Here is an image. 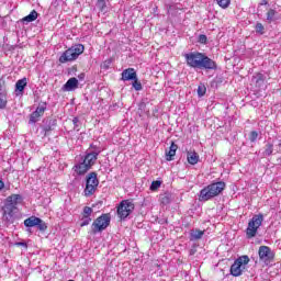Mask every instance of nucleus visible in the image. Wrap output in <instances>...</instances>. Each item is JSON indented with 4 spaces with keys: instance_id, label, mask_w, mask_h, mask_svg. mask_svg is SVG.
I'll list each match as a JSON object with an SVG mask.
<instances>
[{
    "instance_id": "obj_1",
    "label": "nucleus",
    "mask_w": 281,
    "mask_h": 281,
    "mask_svg": "<svg viewBox=\"0 0 281 281\" xmlns=\"http://www.w3.org/2000/svg\"><path fill=\"white\" fill-rule=\"evenodd\" d=\"M187 65L193 69H216V61L203 53L193 52L184 55Z\"/></svg>"
},
{
    "instance_id": "obj_2",
    "label": "nucleus",
    "mask_w": 281,
    "mask_h": 281,
    "mask_svg": "<svg viewBox=\"0 0 281 281\" xmlns=\"http://www.w3.org/2000/svg\"><path fill=\"white\" fill-rule=\"evenodd\" d=\"M21 201H23V196H21V194H12L8 196L2 207L3 218H5L8 222L12 221L14 212H16V205H19Z\"/></svg>"
},
{
    "instance_id": "obj_3",
    "label": "nucleus",
    "mask_w": 281,
    "mask_h": 281,
    "mask_svg": "<svg viewBox=\"0 0 281 281\" xmlns=\"http://www.w3.org/2000/svg\"><path fill=\"white\" fill-rule=\"evenodd\" d=\"M98 155H100V151L88 153L82 162L75 165L72 170L76 172V175H86V172L91 170V167L95 164V161H98Z\"/></svg>"
},
{
    "instance_id": "obj_4",
    "label": "nucleus",
    "mask_w": 281,
    "mask_h": 281,
    "mask_svg": "<svg viewBox=\"0 0 281 281\" xmlns=\"http://www.w3.org/2000/svg\"><path fill=\"white\" fill-rule=\"evenodd\" d=\"M225 190V182L220 181L212 184H209L204 189L200 191V201H210V199H214V196H218L221 192Z\"/></svg>"
},
{
    "instance_id": "obj_5",
    "label": "nucleus",
    "mask_w": 281,
    "mask_h": 281,
    "mask_svg": "<svg viewBox=\"0 0 281 281\" xmlns=\"http://www.w3.org/2000/svg\"><path fill=\"white\" fill-rule=\"evenodd\" d=\"M85 45L77 44L70 48H68L65 53L59 57V63H71V60H76L80 54H83Z\"/></svg>"
},
{
    "instance_id": "obj_6",
    "label": "nucleus",
    "mask_w": 281,
    "mask_h": 281,
    "mask_svg": "<svg viewBox=\"0 0 281 281\" xmlns=\"http://www.w3.org/2000/svg\"><path fill=\"white\" fill-rule=\"evenodd\" d=\"M247 265H249V256L244 255L238 257L231 266V276L234 278H240V276H243L245 272V269H247Z\"/></svg>"
},
{
    "instance_id": "obj_7",
    "label": "nucleus",
    "mask_w": 281,
    "mask_h": 281,
    "mask_svg": "<svg viewBox=\"0 0 281 281\" xmlns=\"http://www.w3.org/2000/svg\"><path fill=\"white\" fill-rule=\"evenodd\" d=\"M265 221V217L262 214L255 215L248 223V227L246 229V236L247 238H254L256 234H258V229L260 228V225H262V222Z\"/></svg>"
},
{
    "instance_id": "obj_8",
    "label": "nucleus",
    "mask_w": 281,
    "mask_h": 281,
    "mask_svg": "<svg viewBox=\"0 0 281 281\" xmlns=\"http://www.w3.org/2000/svg\"><path fill=\"white\" fill-rule=\"evenodd\" d=\"M111 225V215L102 214L92 223V234L104 232Z\"/></svg>"
},
{
    "instance_id": "obj_9",
    "label": "nucleus",
    "mask_w": 281,
    "mask_h": 281,
    "mask_svg": "<svg viewBox=\"0 0 281 281\" xmlns=\"http://www.w3.org/2000/svg\"><path fill=\"white\" fill-rule=\"evenodd\" d=\"M98 186H100V181L98 180V173L91 172L87 177L85 195L91 196L98 190Z\"/></svg>"
},
{
    "instance_id": "obj_10",
    "label": "nucleus",
    "mask_w": 281,
    "mask_h": 281,
    "mask_svg": "<svg viewBox=\"0 0 281 281\" xmlns=\"http://www.w3.org/2000/svg\"><path fill=\"white\" fill-rule=\"evenodd\" d=\"M133 210H135V204L131 200H123L117 207V215L121 220L128 218Z\"/></svg>"
},
{
    "instance_id": "obj_11",
    "label": "nucleus",
    "mask_w": 281,
    "mask_h": 281,
    "mask_svg": "<svg viewBox=\"0 0 281 281\" xmlns=\"http://www.w3.org/2000/svg\"><path fill=\"white\" fill-rule=\"evenodd\" d=\"M45 111H47V105L45 103L40 104L36 110L30 115L29 124H36L41 117L45 114Z\"/></svg>"
},
{
    "instance_id": "obj_12",
    "label": "nucleus",
    "mask_w": 281,
    "mask_h": 281,
    "mask_svg": "<svg viewBox=\"0 0 281 281\" xmlns=\"http://www.w3.org/2000/svg\"><path fill=\"white\" fill-rule=\"evenodd\" d=\"M258 254L262 262H271V260H273V251H271L269 246H260Z\"/></svg>"
},
{
    "instance_id": "obj_13",
    "label": "nucleus",
    "mask_w": 281,
    "mask_h": 281,
    "mask_svg": "<svg viewBox=\"0 0 281 281\" xmlns=\"http://www.w3.org/2000/svg\"><path fill=\"white\" fill-rule=\"evenodd\" d=\"M265 80H267V77L258 72L252 76L251 85H254L257 89H262V87H265Z\"/></svg>"
},
{
    "instance_id": "obj_14",
    "label": "nucleus",
    "mask_w": 281,
    "mask_h": 281,
    "mask_svg": "<svg viewBox=\"0 0 281 281\" xmlns=\"http://www.w3.org/2000/svg\"><path fill=\"white\" fill-rule=\"evenodd\" d=\"M76 89H78V79L76 77L68 79L63 86V91H76Z\"/></svg>"
},
{
    "instance_id": "obj_15",
    "label": "nucleus",
    "mask_w": 281,
    "mask_h": 281,
    "mask_svg": "<svg viewBox=\"0 0 281 281\" xmlns=\"http://www.w3.org/2000/svg\"><path fill=\"white\" fill-rule=\"evenodd\" d=\"M136 78L137 72L135 71V68H127L122 72V80L124 81L136 80Z\"/></svg>"
},
{
    "instance_id": "obj_16",
    "label": "nucleus",
    "mask_w": 281,
    "mask_h": 281,
    "mask_svg": "<svg viewBox=\"0 0 281 281\" xmlns=\"http://www.w3.org/2000/svg\"><path fill=\"white\" fill-rule=\"evenodd\" d=\"M177 148H179V146H177L175 143H171L169 150H166L167 161H172L175 159V155H177Z\"/></svg>"
},
{
    "instance_id": "obj_17",
    "label": "nucleus",
    "mask_w": 281,
    "mask_h": 281,
    "mask_svg": "<svg viewBox=\"0 0 281 281\" xmlns=\"http://www.w3.org/2000/svg\"><path fill=\"white\" fill-rule=\"evenodd\" d=\"M187 159L191 166H196L199 164V154L196 151H188Z\"/></svg>"
},
{
    "instance_id": "obj_18",
    "label": "nucleus",
    "mask_w": 281,
    "mask_h": 281,
    "mask_svg": "<svg viewBox=\"0 0 281 281\" xmlns=\"http://www.w3.org/2000/svg\"><path fill=\"white\" fill-rule=\"evenodd\" d=\"M38 223H41V218L36 216H31L24 221L25 227H37Z\"/></svg>"
},
{
    "instance_id": "obj_19",
    "label": "nucleus",
    "mask_w": 281,
    "mask_h": 281,
    "mask_svg": "<svg viewBox=\"0 0 281 281\" xmlns=\"http://www.w3.org/2000/svg\"><path fill=\"white\" fill-rule=\"evenodd\" d=\"M8 104V98L5 94V90H3V86L0 81V109H5V105Z\"/></svg>"
},
{
    "instance_id": "obj_20",
    "label": "nucleus",
    "mask_w": 281,
    "mask_h": 281,
    "mask_svg": "<svg viewBox=\"0 0 281 281\" xmlns=\"http://www.w3.org/2000/svg\"><path fill=\"white\" fill-rule=\"evenodd\" d=\"M204 234H205V231L193 229L190 232V240H201Z\"/></svg>"
},
{
    "instance_id": "obj_21",
    "label": "nucleus",
    "mask_w": 281,
    "mask_h": 281,
    "mask_svg": "<svg viewBox=\"0 0 281 281\" xmlns=\"http://www.w3.org/2000/svg\"><path fill=\"white\" fill-rule=\"evenodd\" d=\"M25 87H27V78L20 79L15 83V91H20V93H23Z\"/></svg>"
},
{
    "instance_id": "obj_22",
    "label": "nucleus",
    "mask_w": 281,
    "mask_h": 281,
    "mask_svg": "<svg viewBox=\"0 0 281 281\" xmlns=\"http://www.w3.org/2000/svg\"><path fill=\"white\" fill-rule=\"evenodd\" d=\"M36 19H38V12H36V10H33L29 15L24 16L22 21L24 23H32L36 21Z\"/></svg>"
},
{
    "instance_id": "obj_23",
    "label": "nucleus",
    "mask_w": 281,
    "mask_h": 281,
    "mask_svg": "<svg viewBox=\"0 0 281 281\" xmlns=\"http://www.w3.org/2000/svg\"><path fill=\"white\" fill-rule=\"evenodd\" d=\"M217 1V5H220V8H223V10H226V8H229V4L232 3V0H216Z\"/></svg>"
},
{
    "instance_id": "obj_24",
    "label": "nucleus",
    "mask_w": 281,
    "mask_h": 281,
    "mask_svg": "<svg viewBox=\"0 0 281 281\" xmlns=\"http://www.w3.org/2000/svg\"><path fill=\"white\" fill-rule=\"evenodd\" d=\"M276 14H278V12L273 9H270L267 12V21H269V23H271L276 19Z\"/></svg>"
},
{
    "instance_id": "obj_25",
    "label": "nucleus",
    "mask_w": 281,
    "mask_h": 281,
    "mask_svg": "<svg viewBox=\"0 0 281 281\" xmlns=\"http://www.w3.org/2000/svg\"><path fill=\"white\" fill-rule=\"evenodd\" d=\"M91 214H93V209H91L90 206H85L82 216L86 218H91Z\"/></svg>"
},
{
    "instance_id": "obj_26",
    "label": "nucleus",
    "mask_w": 281,
    "mask_h": 281,
    "mask_svg": "<svg viewBox=\"0 0 281 281\" xmlns=\"http://www.w3.org/2000/svg\"><path fill=\"white\" fill-rule=\"evenodd\" d=\"M160 203H162V205H168L170 203V194L169 193L161 194Z\"/></svg>"
},
{
    "instance_id": "obj_27",
    "label": "nucleus",
    "mask_w": 281,
    "mask_h": 281,
    "mask_svg": "<svg viewBox=\"0 0 281 281\" xmlns=\"http://www.w3.org/2000/svg\"><path fill=\"white\" fill-rule=\"evenodd\" d=\"M272 154H273V144L268 143V144L266 145V149H265L263 155H265L266 157H269V156L272 155Z\"/></svg>"
},
{
    "instance_id": "obj_28",
    "label": "nucleus",
    "mask_w": 281,
    "mask_h": 281,
    "mask_svg": "<svg viewBox=\"0 0 281 281\" xmlns=\"http://www.w3.org/2000/svg\"><path fill=\"white\" fill-rule=\"evenodd\" d=\"M133 80L134 81H133L132 86L135 89V91H142V82L139 81V79H137V77H136V79H133Z\"/></svg>"
},
{
    "instance_id": "obj_29",
    "label": "nucleus",
    "mask_w": 281,
    "mask_h": 281,
    "mask_svg": "<svg viewBox=\"0 0 281 281\" xmlns=\"http://www.w3.org/2000/svg\"><path fill=\"white\" fill-rule=\"evenodd\" d=\"M161 188V181L156 180L151 182L150 190L151 192H155L156 190H159Z\"/></svg>"
},
{
    "instance_id": "obj_30",
    "label": "nucleus",
    "mask_w": 281,
    "mask_h": 281,
    "mask_svg": "<svg viewBox=\"0 0 281 281\" xmlns=\"http://www.w3.org/2000/svg\"><path fill=\"white\" fill-rule=\"evenodd\" d=\"M89 223H91V217L82 216L80 227H87V225H89Z\"/></svg>"
},
{
    "instance_id": "obj_31",
    "label": "nucleus",
    "mask_w": 281,
    "mask_h": 281,
    "mask_svg": "<svg viewBox=\"0 0 281 281\" xmlns=\"http://www.w3.org/2000/svg\"><path fill=\"white\" fill-rule=\"evenodd\" d=\"M37 228L40 229V232H45V229H47V224L40 218V223L37 224Z\"/></svg>"
},
{
    "instance_id": "obj_32",
    "label": "nucleus",
    "mask_w": 281,
    "mask_h": 281,
    "mask_svg": "<svg viewBox=\"0 0 281 281\" xmlns=\"http://www.w3.org/2000/svg\"><path fill=\"white\" fill-rule=\"evenodd\" d=\"M256 32L258 34H265V25H262V23H257L256 24Z\"/></svg>"
},
{
    "instance_id": "obj_33",
    "label": "nucleus",
    "mask_w": 281,
    "mask_h": 281,
    "mask_svg": "<svg viewBox=\"0 0 281 281\" xmlns=\"http://www.w3.org/2000/svg\"><path fill=\"white\" fill-rule=\"evenodd\" d=\"M111 63H113V60L106 59L101 64V69H109L111 67Z\"/></svg>"
},
{
    "instance_id": "obj_34",
    "label": "nucleus",
    "mask_w": 281,
    "mask_h": 281,
    "mask_svg": "<svg viewBox=\"0 0 281 281\" xmlns=\"http://www.w3.org/2000/svg\"><path fill=\"white\" fill-rule=\"evenodd\" d=\"M97 8L104 10L106 8V0H98Z\"/></svg>"
},
{
    "instance_id": "obj_35",
    "label": "nucleus",
    "mask_w": 281,
    "mask_h": 281,
    "mask_svg": "<svg viewBox=\"0 0 281 281\" xmlns=\"http://www.w3.org/2000/svg\"><path fill=\"white\" fill-rule=\"evenodd\" d=\"M250 142H256L258 139V132L252 131L249 136Z\"/></svg>"
},
{
    "instance_id": "obj_36",
    "label": "nucleus",
    "mask_w": 281,
    "mask_h": 281,
    "mask_svg": "<svg viewBox=\"0 0 281 281\" xmlns=\"http://www.w3.org/2000/svg\"><path fill=\"white\" fill-rule=\"evenodd\" d=\"M205 91H206L205 87L199 86V88H198V94H199L200 97L205 95Z\"/></svg>"
},
{
    "instance_id": "obj_37",
    "label": "nucleus",
    "mask_w": 281,
    "mask_h": 281,
    "mask_svg": "<svg viewBox=\"0 0 281 281\" xmlns=\"http://www.w3.org/2000/svg\"><path fill=\"white\" fill-rule=\"evenodd\" d=\"M199 43H202V45H205L207 43V36L206 35H200L199 36Z\"/></svg>"
},
{
    "instance_id": "obj_38",
    "label": "nucleus",
    "mask_w": 281,
    "mask_h": 281,
    "mask_svg": "<svg viewBox=\"0 0 281 281\" xmlns=\"http://www.w3.org/2000/svg\"><path fill=\"white\" fill-rule=\"evenodd\" d=\"M79 80H85V72H81L79 76H78Z\"/></svg>"
},
{
    "instance_id": "obj_39",
    "label": "nucleus",
    "mask_w": 281,
    "mask_h": 281,
    "mask_svg": "<svg viewBox=\"0 0 281 281\" xmlns=\"http://www.w3.org/2000/svg\"><path fill=\"white\" fill-rule=\"evenodd\" d=\"M3 188H5V183L0 180V190H3Z\"/></svg>"
},
{
    "instance_id": "obj_40",
    "label": "nucleus",
    "mask_w": 281,
    "mask_h": 281,
    "mask_svg": "<svg viewBox=\"0 0 281 281\" xmlns=\"http://www.w3.org/2000/svg\"><path fill=\"white\" fill-rule=\"evenodd\" d=\"M269 3L268 0H262V2L260 3V5H267Z\"/></svg>"
},
{
    "instance_id": "obj_41",
    "label": "nucleus",
    "mask_w": 281,
    "mask_h": 281,
    "mask_svg": "<svg viewBox=\"0 0 281 281\" xmlns=\"http://www.w3.org/2000/svg\"><path fill=\"white\" fill-rule=\"evenodd\" d=\"M72 122H74V124H76V123L78 122V119L75 117V119L72 120Z\"/></svg>"
}]
</instances>
